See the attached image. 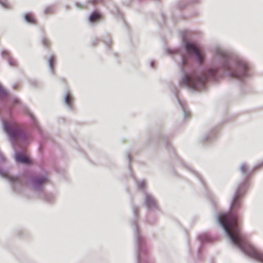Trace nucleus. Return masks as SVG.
I'll return each instance as SVG.
<instances>
[{"label":"nucleus","mask_w":263,"mask_h":263,"mask_svg":"<svg viewBox=\"0 0 263 263\" xmlns=\"http://www.w3.org/2000/svg\"><path fill=\"white\" fill-rule=\"evenodd\" d=\"M218 220L232 242L249 256L263 263V253L257 250L241 233L236 215L232 213L220 215Z\"/></svg>","instance_id":"obj_1"},{"label":"nucleus","mask_w":263,"mask_h":263,"mask_svg":"<svg viewBox=\"0 0 263 263\" xmlns=\"http://www.w3.org/2000/svg\"><path fill=\"white\" fill-rule=\"evenodd\" d=\"M4 128L6 132L18 145H26L29 143V138L28 135L22 133L17 125L12 124L9 125L7 123L4 124Z\"/></svg>","instance_id":"obj_2"},{"label":"nucleus","mask_w":263,"mask_h":263,"mask_svg":"<svg viewBox=\"0 0 263 263\" xmlns=\"http://www.w3.org/2000/svg\"><path fill=\"white\" fill-rule=\"evenodd\" d=\"M216 71L214 69H210L206 77L202 79L199 77H194L191 75H186L182 80V83L193 89H197L200 85H203L207 79L212 76H214Z\"/></svg>","instance_id":"obj_3"},{"label":"nucleus","mask_w":263,"mask_h":263,"mask_svg":"<svg viewBox=\"0 0 263 263\" xmlns=\"http://www.w3.org/2000/svg\"><path fill=\"white\" fill-rule=\"evenodd\" d=\"M185 48L189 53L193 54L195 56L200 64L202 63L204 54L197 45L194 44L187 43L185 44Z\"/></svg>","instance_id":"obj_4"},{"label":"nucleus","mask_w":263,"mask_h":263,"mask_svg":"<svg viewBox=\"0 0 263 263\" xmlns=\"http://www.w3.org/2000/svg\"><path fill=\"white\" fill-rule=\"evenodd\" d=\"M239 70L240 72L236 71L231 72L230 76L235 78L241 79L247 75L248 66L246 64H243L239 66Z\"/></svg>","instance_id":"obj_5"},{"label":"nucleus","mask_w":263,"mask_h":263,"mask_svg":"<svg viewBox=\"0 0 263 263\" xmlns=\"http://www.w3.org/2000/svg\"><path fill=\"white\" fill-rule=\"evenodd\" d=\"M15 159L17 162L28 164L31 163V160L26 154L17 153L15 155Z\"/></svg>","instance_id":"obj_6"},{"label":"nucleus","mask_w":263,"mask_h":263,"mask_svg":"<svg viewBox=\"0 0 263 263\" xmlns=\"http://www.w3.org/2000/svg\"><path fill=\"white\" fill-rule=\"evenodd\" d=\"M47 181V179L45 177L34 178V190L41 187L43 184Z\"/></svg>","instance_id":"obj_7"},{"label":"nucleus","mask_w":263,"mask_h":263,"mask_svg":"<svg viewBox=\"0 0 263 263\" xmlns=\"http://www.w3.org/2000/svg\"><path fill=\"white\" fill-rule=\"evenodd\" d=\"M240 196V195L239 193V191H237L235 195L232 203L231 209L232 211H234L239 208L240 203L238 200V198H239Z\"/></svg>","instance_id":"obj_8"},{"label":"nucleus","mask_w":263,"mask_h":263,"mask_svg":"<svg viewBox=\"0 0 263 263\" xmlns=\"http://www.w3.org/2000/svg\"><path fill=\"white\" fill-rule=\"evenodd\" d=\"M145 204L148 208H151L152 206H155L156 202L154 199L151 196L148 195L146 197Z\"/></svg>","instance_id":"obj_9"},{"label":"nucleus","mask_w":263,"mask_h":263,"mask_svg":"<svg viewBox=\"0 0 263 263\" xmlns=\"http://www.w3.org/2000/svg\"><path fill=\"white\" fill-rule=\"evenodd\" d=\"M101 18V15L97 12H93L89 17V21L91 22H95Z\"/></svg>","instance_id":"obj_10"},{"label":"nucleus","mask_w":263,"mask_h":263,"mask_svg":"<svg viewBox=\"0 0 263 263\" xmlns=\"http://www.w3.org/2000/svg\"><path fill=\"white\" fill-rule=\"evenodd\" d=\"M72 101L73 98L71 97L70 93H67L65 99V101L67 105L69 106H71L72 104Z\"/></svg>","instance_id":"obj_11"},{"label":"nucleus","mask_w":263,"mask_h":263,"mask_svg":"<svg viewBox=\"0 0 263 263\" xmlns=\"http://www.w3.org/2000/svg\"><path fill=\"white\" fill-rule=\"evenodd\" d=\"M55 62V59L54 56H51L49 60V64L50 67L52 70H53L54 65Z\"/></svg>","instance_id":"obj_12"},{"label":"nucleus","mask_w":263,"mask_h":263,"mask_svg":"<svg viewBox=\"0 0 263 263\" xmlns=\"http://www.w3.org/2000/svg\"><path fill=\"white\" fill-rule=\"evenodd\" d=\"M7 95L6 90L0 84V97L2 98L5 97Z\"/></svg>","instance_id":"obj_13"},{"label":"nucleus","mask_w":263,"mask_h":263,"mask_svg":"<svg viewBox=\"0 0 263 263\" xmlns=\"http://www.w3.org/2000/svg\"><path fill=\"white\" fill-rule=\"evenodd\" d=\"M25 19L28 23H32L33 21L32 16L29 14H27L25 15Z\"/></svg>","instance_id":"obj_14"},{"label":"nucleus","mask_w":263,"mask_h":263,"mask_svg":"<svg viewBox=\"0 0 263 263\" xmlns=\"http://www.w3.org/2000/svg\"><path fill=\"white\" fill-rule=\"evenodd\" d=\"M42 43L45 47H48L50 45L49 40L45 38L43 39Z\"/></svg>","instance_id":"obj_15"},{"label":"nucleus","mask_w":263,"mask_h":263,"mask_svg":"<svg viewBox=\"0 0 263 263\" xmlns=\"http://www.w3.org/2000/svg\"><path fill=\"white\" fill-rule=\"evenodd\" d=\"M240 170L242 173H246L247 172L248 170L247 166L245 164H243L240 167Z\"/></svg>","instance_id":"obj_16"},{"label":"nucleus","mask_w":263,"mask_h":263,"mask_svg":"<svg viewBox=\"0 0 263 263\" xmlns=\"http://www.w3.org/2000/svg\"><path fill=\"white\" fill-rule=\"evenodd\" d=\"M139 187L140 189L144 188L145 186V183L144 181H141L138 183Z\"/></svg>","instance_id":"obj_17"},{"label":"nucleus","mask_w":263,"mask_h":263,"mask_svg":"<svg viewBox=\"0 0 263 263\" xmlns=\"http://www.w3.org/2000/svg\"><path fill=\"white\" fill-rule=\"evenodd\" d=\"M100 0H89V2L92 4H96Z\"/></svg>","instance_id":"obj_18"},{"label":"nucleus","mask_w":263,"mask_h":263,"mask_svg":"<svg viewBox=\"0 0 263 263\" xmlns=\"http://www.w3.org/2000/svg\"><path fill=\"white\" fill-rule=\"evenodd\" d=\"M183 62L184 64H185L186 63V59L184 57L183 58Z\"/></svg>","instance_id":"obj_19"},{"label":"nucleus","mask_w":263,"mask_h":263,"mask_svg":"<svg viewBox=\"0 0 263 263\" xmlns=\"http://www.w3.org/2000/svg\"><path fill=\"white\" fill-rule=\"evenodd\" d=\"M33 124H34V128L35 126H37L36 123L34 120Z\"/></svg>","instance_id":"obj_20"},{"label":"nucleus","mask_w":263,"mask_h":263,"mask_svg":"<svg viewBox=\"0 0 263 263\" xmlns=\"http://www.w3.org/2000/svg\"><path fill=\"white\" fill-rule=\"evenodd\" d=\"M226 68V69H227V70H229V67L228 66H227Z\"/></svg>","instance_id":"obj_21"}]
</instances>
